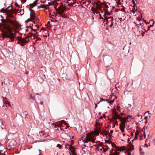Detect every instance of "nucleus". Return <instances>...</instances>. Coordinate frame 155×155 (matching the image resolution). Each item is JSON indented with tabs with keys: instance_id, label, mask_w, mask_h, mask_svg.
Returning <instances> with one entry per match:
<instances>
[{
	"instance_id": "f257e3e1",
	"label": "nucleus",
	"mask_w": 155,
	"mask_h": 155,
	"mask_svg": "<svg viewBox=\"0 0 155 155\" xmlns=\"http://www.w3.org/2000/svg\"><path fill=\"white\" fill-rule=\"evenodd\" d=\"M7 14L8 18L6 20L7 23H9L13 26H15L16 25V21L15 20H13L11 19V18H15L14 16L12 15L11 13L10 10L8 12ZM3 28L4 31H3L2 37L4 38H9L11 41H13L15 35V34L13 33L12 30V28L7 24L3 25Z\"/></svg>"
},
{
	"instance_id": "f03ea898",
	"label": "nucleus",
	"mask_w": 155,
	"mask_h": 155,
	"mask_svg": "<svg viewBox=\"0 0 155 155\" xmlns=\"http://www.w3.org/2000/svg\"><path fill=\"white\" fill-rule=\"evenodd\" d=\"M31 30V31L34 32L30 33L31 35H27L26 37L24 38L21 37H17V43L20 44V45L22 46H25L28 42L29 41V38L30 37L34 35L35 38L36 37V36H38L37 35L38 32H36L37 29H33L31 27L29 28Z\"/></svg>"
},
{
	"instance_id": "7ed1b4c3",
	"label": "nucleus",
	"mask_w": 155,
	"mask_h": 155,
	"mask_svg": "<svg viewBox=\"0 0 155 155\" xmlns=\"http://www.w3.org/2000/svg\"><path fill=\"white\" fill-rule=\"evenodd\" d=\"M101 132V129L100 127H97L95 130L94 131V134H87L85 139V142L84 143H87L88 141H91L92 143L95 142V140L94 136L95 135H98Z\"/></svg>"
},
{
	"instance_id": "20e7f679",
	"label": "nucleus",
	"mask_w": 155,
	"mask_h": 155,
	"mask_svg": "<svg viewBox=\"0 0 155 155\" xmlns=\"http://www.w3.org/2000/svg\"><path fill=\"white\" fill-rule=\"evenodd\" d=\"M127 118L122 117L120 120L121 123L120 124L119 128L121 131L123 133L124 132V128L125 126V124L126 123Z\"/></svg>"
},
{
	"instance_id": "39448f33",
	"label": "nucleus",
	"mask_w": 155,
	"mask_h": 155,
	"mask_svg": "<svg viewBox=\"0 0 155 155\" xmlns=\"http://www.w3.org/2000/svg\"><path fill=\"white\" fill-rule=\"evenodd\" d=\"M110 14V13L108 12V10H107V12L106 11L104 13V19L106 21V23H108L111 21L112 22L113 20V18L112 17H107L106 15H109Z\"/></svg>"
},
{
	"instance_id": "423d86ee",
	"label": "nucleus",
	"mask_w": 155,
	"mask_h": 155,
	"mask_svg": "<svg viewBox=\"0 0 155 155\" xmlns=\"http://www.w3.org/2000/svg\"><path fill=\"white\" fill-rule=\"evenodd\" d=\"M64 124L65 125H67V124L66 122L64 120H61L60 121H59L58 122H57L55 124V126L57 127V129L56 130H58V127H60V130H62L61 129V125L62 124Z\"/></svg>"
},
{
	"instance_id": "0eeeda50",
	"label": "nucleus",
	"mask_w": 155,
	"mask_h": 155,
	"mask_svg": "<svg viewBox=\"0 0 155 155\" xmlns=\"http://www.w3.org/2000/svg\"><path fill=\"white\" fill-rule=\"evenodd\" d=\"M125 148L124 147H122L120 148H118L115 151V155H118L119 153V152L120 150H125Z\"/></svg>"
},
{
	"instance_id": "6e6552de",
	"label": "nucleus",
	"mask_w": 155,
	"mask_h": 155,
	"mask_svg": "<svg viewBox=\"0 0 155 155\" xmlns=\"http://www.w3.org/2000/svg\"><path fill=\"white\" fill-rule=\"evenodd\" d=\"M31 17L30 18L32 19H34L35 18V14L33 10L31 9Z\"/></svg>"
},
{
	"instance_id": "1a4fd4ad",
	"label": "nucleus",
	"mask_w": 155,
	"mask_h": 155,
	"mask_svg": "<svg viewBox=\"0 0 155 155\" xmlns=\"http://www.w3.org/2000/svg\"><path fill=\"white\" fill-rule=\"evenodd\" d=\"M65 11L64 8H61L58 11V13L59 15H63Z\"/></svg>"
},
{
	"instance_id": "9d476101",
	"label": "nucleus",
	"mask_w": 155,
	"mask_h": 155,
	"mask_svg": "<svg viewBox=\"0 0 155 155\" xmlns=\"http://www.w3.org/2000/svg\"><path fill=\"white\" fill-rule=\"evenodd\" d=\"M37 2H34L33 3L31 4L30 5V7L29 8V10H31V8H33L34 6L36 5Z\"/></svg>"
},
{
	"instance_id": "9b49d317",
	"label": "nucleus",
	"mask_w": 155,
	"mask_h": 155,
	"mask_svg": "<svg viewBox=\"0 0 155 155\" xmlns=\"http://www.w3.org/2000/svg\"><path fill=\"white\" fill-rule=\"evenodd\" d=\"M70 148L71 149V152H72V154H73V155H77L75 153V150L73 148V147L72 146H71L70 147Z\"/></svg>"
},
{
	"instance_id": "f8f14e48",
	"label": "nucleus",
	"mask_w": 155,
	"mask_h": 155,
	"mask_svg": "<svg viewBox=\"0 0 155 155\" xmlns=\"http://www.w3.org/2000/svg\"><path fill=\"white\" fill-rule=\"evenodd\" d=\"M5 127V126L3 124V122L1 120H0V127H1L2 129H3Z\"/></svg>"
},
{
	"instance_id": "ddd939ff",
	"label": "nucleus",
	"mask_w": 155,
	"mask_h": 155,
	"mask_svg": "<svg viewBox=\"0 0 155 155\" xmlns=\"http://www.w3.org/2000/svg\"><path fill=\"white\" fill-rule=\"evenodd\" d=\"M122 118V117H121L120 116L118 115L117 114H116L115 116V119H120H120Z\"/></svg>"
},
{
	"instance_id": "4468645a",
	"label": "nucleus",
	"mask_w": 155,
	"mask_h": 155,
	"mask_svg": "<svg viewBox=\"0 0 155 155\" xmlns=\"http://www.w3.org/2000/svg\"><path fill=\"white\" fill-rule=\"evenodd\" d=\"M134 147L133 145H131L128 149L130 151H132L134 149Z\"/></svg>"
},
{
	"instance_id": "2eb2a0df",
	"label": "nucleus",
	"mask_w": 155,
	"mask_h": 155,
	"mask_svg": "<svg viewBox=\"0 0 155 155\" xmlns=\"http://www.w3.org/2000/svg\"><path fill=\"white\" fill-rule=\"evenodd\" d=\"M139 135V133L138 132H136L135 134V139H137L138 137V136Z\"/></svg>"
},
{
	"instance_id": "dca6fc26",
	"label": "nucleus",
	"mask_w": 155,
	"mask_h": 155,
	"mask_svg": "<svg viewBox=\"0 0 155 155\" xmlns=\"http://www.w3.org/2000/svg\"><path fill=\"white\" fill-rule=\"evenodd\" d=\"M8 8V7L6 9H2V12H3L7 13L8 11H9V10H8L7 9V8Z\"/></svg>"
},
{
	"instance_id": "f3484780",
	"label": "nucleus",
	"mask_w": 155,
	"mask_h": 155,
	"mask_svg": "<svg viewBox=\"0 0 155 155\" xmlns=\"http://www.w3.org/2000/svg\"><path fill=\"white\" fill-rule=\"evenodd\" d=\"M113 97V99L112 100H111L110 101V103H111L113 102L114 100V98L116 99L117 98V97L115 96H114Z\"/></svg>"
},
{
	"instance_id": "a211bd4d",
	"label": "nucleus",
	"mask_w": 155,
	"mask_h": 155,
	"mask_svg": "<svg viewBox=\"0 0 155 155\" xmlns=\"http://www.w3.org/2000/svg\"><path fill=\"white\" fill-rule=\"evenodd\" d=\"M41 8H45L46 9H48V8L47 7L46 5H42L41 6Z\"/></svg>"
},
{
	"instance_id": "6ab92c4d",
	"label": "nucleus",
	"mask_w": 155,
	"mask_h": 155,
	"mask_svg": "<svg viewBox=\"0 0 155 155\" xmlns=\"http://www.w3.org/2000/svg\"><path fill=\"white\" fill-rule=\"evenodd\" d=\"M102 4L103 5V7L104 8L107 9L108 8V6L106 4Z\"/></svg>"
},
{
	"instance_id": "aec40b11",
	"label": "nucleus",
	"mask_w": 155,
	"mask_h": 155,
	"mask_svg": "<svg viewBox=\"0 0 155 155\" xmlns=\"http://www.w3.org/2000/svg\"><path fill=\"white\" fill-rule=\"evenodd\" d=\"M24 9H21L20 10V14L21 15H22L24 14Z\"/></svg>"
},
{
	"instance_id": "412c9836",
	"label": "nucleus",
	"mask_w": 155,
	"mask_h": 155,
	"mask_svg": "<svg viewBox=\"0 0 155 155\" xmlns=\"http://www.w3.org/2000/svg\"><path fill=\"white\" fill-rule=\"evenodd\" d=\"M32 19L30 18H28L27 20L25 21V22L26 23H28L29 21H31Z\"/></svg>"
},
{
	"instance_id": "4be33fe9",
	"label": "nucleus",
	"mask_w": 155,
	"mask_h": 155,
	"mask_svg": "<svg viewBox=\"0 0 155 155\" xmlns=\"http://www.w3.org/2000/svg\"><path fill=\"white\" fill-rule=\"evenodd\" d=\"M150 21H153V23L152 25H150V26L149 27H153V25H154V21L153 20H151Z\"/></svg>"
},
{
	"instance_id": "5701e85b",
	"label": "nucleus",
	"mask_w": 155,
	"mask_h": 155,
	"mask_svg": "<svg viewBox=\"0 0 155 155\" xmlns=\"http://www.w3.org/2000/svg\"><path fill=\"white\" fill-rule=\"evenodd\" d=\"M150 21H153V23L152 25H150V26L149 27H153V25H154V21L153 20H151Z\"/></svg>"
},
{
	"instance_id": "b1692460",
	"label": "nucleus",
	"mask_w": 155,
	"mask_h": 155,
	"mask_svg": "<svg viewBox=\"0 0 155 155\" xmlns=\"http://www.w3.org/2000/svg\"><path fill=\"white\" fill-rule=\"evenodd\" d=\"M57 147H58L60 149L61 148V145L59 144H58Z\"/></svg>"
},
{
	"instance_id": "393cba45",
	"label": "nucleus",
	"mask_w": 155,
	"mask_h": 155,
	"mask_svg": "<svg viewBox=\"0 0 155 155\" xmlns=\"http://www.w3.org/2000/svg\"><path fill=\"white\" fill-rule=\"evenodd\" d=\"M134 10H136V9L137 8V6H136V4L134 5Z\"/></svg>"
},
{
	"instance_id": "a878e982",
	"label": "nucleus",
	"mask_w": 155,
	"mask_h": 155,
	"mask_svg": "<svg viewBox=\"0 0 155 155\" xmlns=\"http://www.w3.org/2000/svg\"><path fill=\"white\" fill-rule=\"evenodd\" d=\"M131 117V116L128 115V116H127V117H124V118H127V120L126 121L128 122H129V120H128V118L129 117Z\"/></svg>"
},
{
	"instance_id": "bb28decb",
	"label": "nucleus",
	"mask_w": 155,
	"mask_h": 155,
	"mask_svg": "<svg viewBox=\"0 0 155 155\" xmlns=\"http://www.w3.org/2000/svg\"><path fill=\"white\" fill-rule=\"evenodd\" d=\"M35 38L37 39L38 40H41V39L40 38H38V36H36V37H35Z\"/></svg>"
},
{
	"instance_id": "cd10ccee",
	"label": "nucleus",
	"mask_w": 155,
	"mask_h": 155,
	"mask_svg": "<svg viewBox=\"0 0 155 155\" xmlns=\"http://www.w3.org/2000/svg\"><path fill=\"white\" fill-rule=\"evenodd\" d=\"M107 147V148H104V149H103V152H106L107 150V148H108V147Z\"/></svg>"
},
{
	"instance_id": "c85d7f7f",
	"label": "nucleus",
	"mask_w": 155,
	"mask_h": 155,
	"mask_svg": "<svg viewBox=\"0 0 155 155\" xmlns=\"http://www.w3.org/2000/svg\"><path fill=\"white\" fill-rule=\"evenodd\" d=\"M51 5V4L49 2L48 3V5H46V6H47V7L48 8V6H50Z\"/></svg>"
},
{
	"instance_id": "c756f323",
	"label": "nucleus",
	"mask_w": 155,
	"mask_h": 155,
	"mask_svg": "<svg viewBox=\"0 0 155 155\" xmlns=\"http://www.w3.org/2000/svg\"><path fill=\"white\" fill-rule=\"evenodd\" d=\"M135 1H136V0H132V2L134 4V5L136 4L135 2Z\"/></svg>"
},
{
	"instance_id": "7c9ffc66",
	"label": "nucleus",
	"mask_w": 155,
	"mask_h": 155,
	"mask_svg": "<svg viewBox=\"0 0 155 155\" xmlns=\"http://www.w3.org/2000/svg\"><path fill=\"white\" fill-rule=\"evenodd\" d=\"M113 25V22H111V24L109 26L110 27H112V25Z\"/></svg>"
},
{
	"instance_id": "2f4dec72",
	"label": "nucleus",
	"mask_w": 155,
	"mask_h": 155,
	"mask_svg": "<svg viewBox=\"0 0 155 155\" xmlns=\"http://www.w3.org/2000/svg\"><path fill=\"white\" fill-rule=\"evenodd\" d=\"M96 125L97 126L100 125V124H99L97 122H96Z\"/></svg>"
},
{
	"instance_id": "473e14b6",
	"label": "nucleus",
	"mask_w": 155,
	"mask_h": 155,
	"mask_svg": "<svg viewBox=\"0 0 155 155\" xmlns=\"http://www.w3.org/2000/svg\"><path fill=\"white\" fill-rule=\"evenodd\" d=\"M104 149V147H101V148L100 150H103V149Z\"/></svg>"
},
{
	"instance_id": "72a5a7b5",
	"label": "nucleus",
	"mask_w": 155,
	"mask_h": 155,
	"mask_svg": "<svg viewBox=\"0 0 155 155\" xmlns=\"http://www.w3.org/2000/svg\"><path fill=\"white\" fill-rule=\"evenodd\" d=\"M15 5L17 7L19 6V5H18L17 3H15Z\"/></svg>"
},
{
	"instance_id": "f704fd0d",
	"label": "nucleus",
	"mask_w": 155,
	"mask_h": 155,
	"mask_svg": "<svg viewBox=\"0 0 155 155\" xmlns=\"http://www.w3.org/2000/svg\"><path fill=\"white\" fill-rule=\"evenodd\" d=\"M24 113L25 115H27L28 114V113H27V112L26 111H25L24 112Z\"/></svg>"
},
{
	"instance_id": "c9c22d12",
	"label": "nucleus",
	"mask_w": 155,
	"mask_h": 155,
	"mask_svg": "<svg viewBox=\"0 0 155 155\" xmlns=\"http://www.w3.org/2000/svg\"><path fill=\"white\" fill-rule=\"evenodd\" d=\"M153 142L154 143V145H155V139L153 140Z\"/></svg>"
},
{
	"instance_id": "e433bc0d",
	"label": "nucleus",
	"mask_w": 155,
	"mask_h": 155,
	"mask_svg": "<svg viewBox=\"0 0 155 155\" xmlns=\"http://www.w3.org/2000/svg\"><path fill=\"white\" fill-rule=\"evenodd\" d=\"M142 24H143V22L141 23V22H140V23H139V25H141Z\"/></svg>"
},
{
	"instance_id": "4c0bfd02",
	"label": "nucleus",
	"mask_w": 155,
	"mask_h": 155,
	"mask_svg": "<svg viewBox=\"0 0 155 155\" xmlns=\"http://www.w3.org/2000/svg\"><path fill=\"white\" fill-rule=\"evenodd\" d=\"M95 108H96V107L97 106V104H95Z\"/></svg>"
},
{
	"instance_id": "58836bf2",
	"label": "nucleus",
	"mask_w": 155,
	"mask_h": 155,
	"mask_svg": "<svg viewBox=\"0 0 155 155\" xmlns=\"http://www.w3.org/2000/svg\"><path fill=\"white\" fill-rule=\"evenodd\" d=\"M149 111H147L145 113V114H146V113H148L149 114H150V113H149Z\"/></svg>"
},
{
	"instance_id": "ea45409f",
	"label": "nucleus",
	"mask_w": 155,
	"mask_h": 155,
	"mask_svg": "<svg viewBox=\"0 0 155 155\" xmlns=\"http://www.w3.org/2000/svg\"><path fill=\"white\" fill-rule=\"evenodd\" d=\"M61 15L62 17H64V15L63 14V15Z\"/></svg>"
},
{
	"instance_id": "a19ab883",
	"label": "nucleus",
	"mask_w": 155,
	"mask_h": 155,
	"mask_svg": "<svg viewBox=\"0 0 155 155\" xmlns=\"http://www.w3.org/2000/svg\"><path fill=\"white\" fill-rule=\"evenodd\" d=\"M28 31H29V29H26V31L27 32H28Z\"/></svg>"
},
{
	"instance_id": "79ce46f5",
	"label": "nucleus",
	"mask_w": 155,
	"mask_h": 155,
	"mask_svg": "<svg viewBox=\"0 0 155 155\" xmlns=\"http://www.w3.org/2000/svg\"><path fill=\"white\" fill-rule=\"evenodd\" d=\"M40 104H41V105H43V101H42V102H41L40 103Z\"/></svg>"
},
{
	"instance_id": "37998d69",
	"label": "nucleus",
	"mask_w": 155,
	"mask_h": 155,
	"mask_svg": "<svg viewBox=\"0 0 155 155\" xmlns=\"http://www.w3.org/2000/svg\"><path fill=\"white\" fill-rule=\"evenodd\" d=\"M113 132V130H110V133H112Z\"/></svg>"
},
{
	"instance_id": "c03bdc74",
	"label": "nucleus",
	"mask_w": 155,
	"mask_h": 155,
	"mask_svg": "<svg viewBox=\"0 0 155 155\" xmlns=\"http://www.w3.org/2000/svg\"><path fill=\"white\" fill-rule=\"evenodd\" d=\"M148 29L147 30H148V31L149 30H150V27H148Z\"/></svg>"
},
{
	"instance_id": "a18cd8bd",
	"label": "nucleus",
	"mask_w": 155,
	"mask_h": 155,
	"mask_svg": "<svg viewBox=\"0 0 155 155\" xmlns=\"http://www.w3.org/2000/svg\"><path fill=\"white\" fill-rule=\"evenodd\" d=\"M26 0H23V1L24 2H26Z\"/></svg>"
},
{
	"instance_id": "49530a36",
	"label": "nucleus",
	"mask_w": 155,
	"mask_h": 155,
	"mask_svg": "<svg viewBox=\"0 0 155 155\" xmlns=\"http://www.w3.org/2000/svg\"><path fill=\"white\" fill-rule=\"evenodd\" d=\"M114 122L115 123H117V121L116 120H115Z\"/></svg>"
},
{
	"instance_id": "de8ad7c7",
	"label": "nucleus",
	"mask_w": 155,
	"mask_h": 155,
	"mask_svg": "<svg viewBox=\"0 0 155 155\" xmlns=\"http://www.w3.org/2000/svg\"><path fill=\"white\" fill-rule=\"evenodd\" d=\"M35 26H36V27H37V28H38V29H39V27H38V26L37 25H36Z\"/></svg>"
},
{
	"instance_id": "09e8293b",
	"label": "nucleus",
	"mask_w": 155,
	"mask_h": 155,
	"mask_svg": "<svg viewBox=\"0 0 155 155\" xmlns=\"http://www.w3.org/2000/svg\"><path fill=\"white\" fill-rule=\"evenodd\" d=\"M128 155H131L130 153H129Z\"/></svg>"
},
{
	"instance_id": "8fccbe9b",
	"label": "nucleus",
	"mask_w": 155,
	"mask_h": 155,
	"mask_svg": "<svg viewBox=\"0 0 155 155\" xmlns=\"http://www.w3.org/2000/svg\"><path fill=\"white\" fill-rule=\"evenodd\" d=\"M131 135H132V136H133V135H134V134H133V133H131Z\"/></svg>"
},
{
	"instance_id": "3c124183",
	"label": "nucleus",
	"mask_w": 155,
	"mask_h": 155,
	"mask_svg": "<svg viewBox=\"0 0 155 155\" xmlns=\"http://www.w3.org/2000/svg\"><path fill=\"white\" fill-rule=\"evenodd\" d=\"M48 24H50V22H49V21H48Z\"/></svg>"
},
{
	"instance_id": "603ef678",
	"label": "nucleus",
	"mask_w": 155,
	"mask_h": 155,
	"mask_svg": "<svg viewBox=\"0 0 155 155\" xmlns=\"http://www.w3.org/2000/svg\"><path fill=\"white\" fill-rule=\"evenodd\" d=\"M100 119H102V117H100Z\"/></svg>"
},
{
	"instance_id": "864d4df0",
	"label": "nucleus",
	"mask_w": 155,
	"mask_h": 155,
	"mask_svg": "<svg viewBox=\"0 0 155 155\" xmlns=\"http://www.w3.org/2000/svg\"><path fill=\"white\" fill-rule=\"evenodd\" d=\"M125 134H123V136H124V135H125Z\"/></svg>"
},
{
	"instance_id": "5fc2aeb1",
	"label": "nucleus",
	"mask_w": 155,
	"mask_h": 155,
	"mask_svg": "<svg viewBox=\"0 0 155 155\" xmlns=\"http://www.w3.org/2000/svg\"><path fill=\"white\" fill-rule=\"evenodd\" d=\"M107 3V4H108V5H110V3H109L107 2V3Z\"/></svg>"
},
{
	"instance_id": "6e6d98bb",
	"label": "nucleus",
	"mask_w": 155,
	"mask_h": 155,
	"mask_svg": "<svg viewBox=\"0 0 155 155\" xmlns=\"http://www.w3.org/2000/svg\"><path fill=\"white\" fill-rule=\"evenodd\" d=\"M116 88L117 89V90H118L117 87H116Z\"/></svg>"
},
{
	"instance_id": "4d7b16f0",
	"label": "nucleus",
	"mask_w": 155,
	"mask_h": 155,
	"mask_svg": "<svg viewBox=\"0 0 155 155\" xmlns=\"http://www.w3.org/2000/svg\"><path fill=\"white\" fill-rule=\"evenodd\" d=\"M112 151H112H110V152L111 153Z\"/></svg>"
},
{
	"instance_id": "13d9d810",
	"label": "nucleus",
	"mask_w": 155,
	"mask_h": 155,
	"mask_svg": "<svg viewBox=\"0 0 155 155\" xmlns=\"http://www.w3.org/2000/svg\"><path fill=\"white\" fill-rule=\"evenodd\" d=\"M112 151H112H110V152L111 153Z\"/></svg>"
},
{
	"instance_id": "bf43d9fd",
	"label": "nucleus",
	"mask_w": 155,
	"mask_h": 155,
	"mask_svg": "<svg viewBox=\"0 0 155 155\" xmlns=\"http://www.w3.org/2000/svg\"><path fill=\"white\" fill-rule=\"evenodd\" d=\"M54 8H56V6H54Z\"/></svg>"
},
{
	"instance_id": "052dcab7",
	"label": "nucleus",
	"mask_w": 155,
	"mask_h": 155,
	"mask_svg": "<svg viewBox=\"0 0 155 155\" xmlns=\"http://www.w3.org/2000/svg\"><path fill=\"white\" fill-rule=\"evenodd\" d=\"M142 154H144V153H142Z\"/></svg>"
},
{
	"instance_id": "680f3d73",
	"label": "nucleus",
	"mask_w": 155,
	"mask_h": 155,
	"mask_svg": "<svg viewBox=\"0 0 155 155\" xmlns=\"http://www.w3.org/2000/svg\"><path fill=\"white\" fill-rule=\"evenodd\" d=\"M142 154H144V153H142Z\"/></svg>"
},
{
	"instance_id": "e2e57ef3",
	"label": "nucleus",
	"mask_w": 155,
	"mask_h": 155,
	"mask_svg": "<svg viewBox=\"0 0 155 155\" xmlns=\"http://www.w3.org/2000/svg\"><path fill=\"white\" fill-rule=\"evenodd\" d=\"M118 5H120V4H118Z\"/></svg>"
},
{
	"instance_id": "0e129e2a",
	"label": "nucleus",
	"mask_w": 155,
	"mask_h": 155,
	"mask_svg": "<svg viewBox=\"0 0 155 155\" xmlns=\"http://www.w3.org/2000/svg\"><path fill=\"white\" fill-rule=\"evenodd\" d=\"M147 118V117H145V118Z\"/></svg>"
},
{
	"instance_id": "69168bd1",
	"label": "nucleus",
	"mask_w": 155,
	"mask_h": 155,
	"mask_svg": "<svg viewBox=\"0 0 155 155\" xmlns=\"http://www.w3.org/2000/svg\"><path fill=\"white\" fill-rule=\"evenodd\" d=\"M118 7H119V5H118Z\"/></svg>"
},
{
	"instance_id": "338daca9",
	"label": "nucleus",
	"mask_w": 155,
	"mask_h": 155,
	"mask_svg": "<svg viewBox=\"0 0 155 155\" xmlns=\"http://www.w3.org/2000/svg\"><path fill=\"white\" fill-rule=\"evenodd\" d=\"M118 7H119V5H118Z\"/></svg>"
},
{
	"instance_id": "774afa93",
	"label": "nucleus",
	"mask_w": 155,
	"mask_h": 155,
	"mask_svg": "<svg viewBox=\"0 0 155 155\" xmlns=\"http://www.w3.org/2000/svg\"><path fill=\"white\" fill-rule=\"evenodd\" d=\"M68 0V1H70V0Z\"/></svg>"
}]
</instances>
